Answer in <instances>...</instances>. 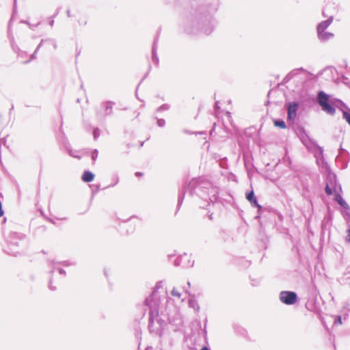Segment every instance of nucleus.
Listing matches in <instances>:
<instances>
[{
  "mask_svg": "<svg viewBox=\"0 0 350 350\" xmlns=\"http://www.w3.org/2000/svg\"><path fill=\"white\" fill-rule=\"evenodd\" d=\"M213 29V25L211 17L198 18L188 21L185 26V30L189 34L196 33L200 30L208 35L212 32Z\"/></svg>",
  "mask_w": 350,
  "mask_h": 350,
  "instance_id": "nucleus-3",
  "label": "nucleus"
},
{
  "mask_svg": "<svg viewBox=\"0 0 350 350\" xmlns=\"http://www.w3.org/2000/svg\"><path fill=\"white\" fill-rule=\"evenodd\" d=\"M200 350H208V349L206 347L202 348Z\"/></svg>",
  "mask_w": 350,
  "mask_h": 350,
  "instance_id": "nucleus-44",
  "label": "nucleus"
},
{
  "mask_svg": "<svg viewBox=\"0 0 350 350\" xmlns=\"http://www.w3.org/2000/svg\"><path fill=\"white\" fill-rule=\"evenodd\" d=\"M185 193H188L191 196L196 194L207 202L208 205L210 202L214 203L217 202L219 189L213 185L211 183L204 179H193L188 183L185 191L183 193L179 194L178 206H180L183 202Z\"/></svg>",
  "mask_w": 350,
  "mask_h": 350,
  "instance_id": "nucleus-2",
  "label": "nucleus"
},
{
  "mask_svg": "<svg viewBox=\"0 0 350 350\" xmlns=\"http://www.w3.org/2000/svg\"><path fill=\"white\" fill-rule=\"evenodd\" d=\"M152 61H153V62H154L156 64H158V62H159V58L156 54L154 45L152 47Z\"/></svg>",
  "mask_w": 350,
  "mask_h": 350,
  "instance_id": "nucleus-22",
  "label": "nucleus"
},
{
  "mask_svg": "<svg viewBox=\"0 0 350 350\" xmlns=\"http://www.w3.org/2000/svg\"><path fill=\"white\" fill-rule=\"evenodd\" d=\"M93 135L94 139H97L100 136V130L98 128L94 129Z\"/></svg>",
  "mask_w": 350,
  "mask_h": 350,
  "instance_id": "nucleus-25",
  "label": "nucleus"
},
{
  "mask_svg": "<svg viewBox=\"0 0 350 350\" xmlns=\"http://www.w3.org/2000/svg\"><path fill=\"white\" fill-rule=\"evenodd\" d=\"M118 178H116V181H115V183H114L111 186H114V185H116V184H118ZM110 186H111V185H109V187H110Z\"/></svg>",
  "mask_w": 350,
  "mask_h": 350,
  "instance_id": "nucleus-41",
  "label": "nucleus"
},
{
  "mask_svg": "<svg viewBox=\"0 0 350 350\" xmlns=\"http://www.w3.org/2000/svg\"><path fill=\"white\" fill-rule=\"evenodd\" d=\"M333 19V16H329L327 20L319 23L317 27V31H325L332 24Z\"/></svg>",
  "mask_w": 350,
  "mask_h": 350,
  "instance_id": "nucleus-10",
  "label": "nucleus"
},
{
  "mask_svg": "<svg viewBox=\"0 0 350 350\" xmlns=\"http://www.w3.org/2000/svg\"><path fill=\"white\" fill-rule=\"evenodd\" d=\"M325 191L326 194L328 195V196H330V195L332 194V189L329 186L328 183L326 184V186L325 187Z\"/></svg>",
  "mask_w": 350,
  "mask_h": 350,
  "instance_id": "nucleus-26",
  "label": "nucleus"
},
{
  "mask_svg": "<svg viewBox=\"0 0 350 350\" xmlns=\"http://www.w3.org/2000/svg\"><path fill=\"white\" fill-rule=\"evenodd\" d=\"M57 14H58L57 12V13H55V14L53 16V17H55V16L57 15Z\"/></svg>",
  "mask_w": 350,
  "mask_h": 350,
  "instance_id": "nucleus-47",
  "label": "nucleus"
},
{
  "mask_svg": "<svg viewBox=\"0 0 350 350\" xmlns=\"http://www.w3.org/2000/svg\"><path fill=\"white\" fill-rule=\"evenodd\" d=\"M274 125L277 127H280L281 129H285L286 128V123L284 121L282 120H274Z\"/></svg>",
  "mask_w": 350,
  "mask_h": 350,
  "instance_id": "nucleus-16",
  "label": "nucleus"
},
{
  "mask_svg": "<svg viewBox=\"0 0 350 350\" xmlns=\"http://www.w3.org/2000/svg\"><path fill=\"white\" fill-rule=\"evenodd\" d=\"M255 198H256L254 196V193L253 191H250V192L246 193V199L249 202H252V200H254Z\"/></svg>",
  "mask_w": 350,
  "mask_h": 350,
  "instance_id": "nucleus-19",
  "label": "nucleus"
},
{
  "mask_svg": "<svg viewBox=\"0 0 350 350\" xmlns=\"http://www.w3.org/2000/svg\"><path fill=\"white\" fill-rule=\"evenodd\" d=\"M54 271H55V269H54V268H53L52 270L50 271V273H53L54 272Z\"/></svg>",
  "mask_w": 350,
  "mask_h": 350,
  "instance_id": "nucleus-45",
  "label": "nucleus"
},
{
  "mask_svg": "<svg viewBox=\"0 0 350 350\" xmlns=\"http://www.w3.org/2000/svg\"><path fill=\"white\" fill-rule=\"evenodd\" d=\"M94 175L92 172L90 171H85L84 172L83 176H82V180L85 183H90L94 180Z\"/></svg>",
  "mask_w": 350,
  "mask_h": 350,
  "instance_id": "nucleus-13",
  "label": "nucleus"
},
{
  "mask_svg": "<svg viewBox=\"0 0 350 350\" xmlns=\"http://www.w3.org/2000/svg\"><path fill=\"white\" fill-rule=\"evenodd\" d=\"M343 118L350 125V113L347 111H343Z\"/></svg>",
  "mask_w": 350,
  "mask_h": 350,
  "instance_id": "nucleus-24",
  "label": "nucleus"
},
{
  "mask_svg": "<svg viewBox=\"0 0 350 350\" xmlns=\"http://www.w3.org/2000/svg\"><path fill=\"white\" fill-rule=\"evenodd\" d=\"M145 350H152V347H146V349Z\"/></svg>",
  "mask_w": 350,
  "mask_h": 350,
  "instance_id": "nucleus-43",
  "label": "nucleus"
},
{
  "mask_svg": "<svg viewBox=\"0 0 350 350\" xmlns=\"http://www.w3.org/2000/svg\"><path fill=\"white\" fill-rule=\"evenodd\" d=\"M318 38L322 42H326L334 38V33L326 31H317Z\"/></svg>",
  "mask_w": 350,
  "mask_h": 350,
  "instance_id": "nucleus-12",
  "label": "nucleus"
},
{
  "mask_svg": "<svg viewBox=\"0 0 350 350\" xmlns=\"http://www.w3.org/2000/svg\"><path fill=\"white\" fill-rule=\"evenodd\" d=\"M346 241L348 243L350 242V228L347 231Z\"/></svg>",
  "mask_w": 350,
  "mask_h": 350,
  "instance_id": "nucleus-31",
  "label": "nucleus"
},
{
  "mask_svg": "<svg viewBox=\"0 0 350 350\" xmlns=\"http://www.w3.org/2000/svg\"><path fill=\"white\" fill-rule=\"evenodd\" d=\"M161 284H162V282H158V283L157 284V285H156L155 288H159L161 286Z\"/></svg>",
  "mask_w": 350,
  "mask_h": 350,
  "instance_id": "nucleus-37",
  "label": "nucleus"
},
{
  "mask_svg": "<svg viewBox=\"0 0 350 350\" xmlns=\"http://www.w3.org/2000/svg\"><path fill=\"white\" fill-rule=\"evenodd\" d=\"M299 104L297 102H292L288 104L287 118L289 120H294L297 116V111Z\"/></svg>",
  "mask_w": 350,
  "mask_h": 350,
  "instance_id": "nucleus-8",
  "label": "nucleus"
},
{
  "mask_svg": "<svg viewBox=\"0 0 350 350\" xmlns=\"http://www.w3.org/2000/svg\"><path fill=\"white\" fill-rule=\"evenodd\" d=\"M215 107H218V106H217V103H215Z\"/></svg>",
  "mask_w": 350,
  "mask_h": 350,
  "instance_id": "nucleus-48",
  "label": "nucleus"
},
{
  "mask_svg": "<svg viewBox=\"0 0 350 350\" xmlns=\"http://www.w3.org/2000/svg\"><path fill=\"white\" fill-rule=\"evenodd\" d=\"M135 176L137 177H139V176H142V173L137 172L135 173Z\"/></svg>",
  "mask_w": 350,
  "mask_h": 350,
  "instance_id": "nucleus-38",
  "label": "nucleus"
},
{
  "mask_svg": "<svg viewBox=\"0 0 350 350\" xmlns=\"http://www.w3.org/2000/svg\"><path fill=\"white\" fill-rule=\"evenodd\" d=\"M62 264H63L64 266H69V265H72V263H69V262H67V261L62 262Z\"/></svg>",
  "mask_w": 350,
  "mask_h": 350,
  "instance_id": "nucleus-34",
  "label": "nucleus"
},
{
  "mask_svg": "<svg viewBox=\"0 0 350 350\" xmlns=\"http://www.w3.org/2000/svg\"><path fill=\"white\" fill-rule=\"evenodd\" d=\"M44 42V40H42L40 43L38 44V46H37L36 49L35 50L34 53L31 55V59L27 62H25V63H28L29 62L31 59H34L36 58V54L37 53V52L38 51V50L40 49V48L41 47L42 43Z\"/></svg>",
  "mask_w": 350,
  "mask_h": 350,
  "instance_id": "nucleus-17",
  "label": "nucleus"
},
{
  "mask_svg": "<svg viewBox=\"0 0 350 350\" xmlns=\"http://www.w3.org/2000/svg\"><path fill=\"white\" fill-rule=\"evenodd\" d=\"M115 103L112 101H106L102 103V109L97 111V116L99 118H105L106 116L111 115L113 112V107Z\"/></svg>",
  "mask_w": 350,
  "mask_h": 350,
  "instance_id": "nucleus-5",
  "label": "nucleus"
},
{
  "mask_svg": "<svg viewBox=\"0 0 350 350\" xmlns=\"http://www.w3.org/2000/svg\"><path fill=\"white\" fill-rule=\"evenodd\" d=\"M23 236L21 234L16 232H12L10 234V246H15L18 245V240H22Z\"/></svg>",
  "mask_w": 350,
  "mask_h": 350,
  "instance_id": "nucleus-11",
  "label": "nucleus"
},
{
  "mask_svg": "<svg viewBox=\"0 0 350 350\" xmlns=\"http://www.w3.org/2000/svg\"><path fill=\"white\" fill-rule=\"evenodd\" d=\"M49 288L51 290H53V291L55 289V288L52 286L51 281H50V282H49Z\"/></svg>",
  "mask_w": 350,
  "mask_h": 350,
  "instance_id": "nucleus-36",
  "label": "nucleus"
},
{
  "mask_svg": "<svg viewBox=\"0 0 350 350\" xmlns=\"http://www.w3.org/2000/svg\"><path fill=\"white\" fill-rule=\"evenodd\" d=\"M280 300L286 305H293L297 301V295L293 291H284L280 293Z\"/></svg>",
  "mask_w": 350,
  "mask_h": 350,
  "instance_id": "nucleus-4",
  "label": "nucleus"
},
{
  "mask_svg": "<svg viewBox=\"0 0 350 350\" xmlns=\"http://www.w3.org/2000/svg\"><path fill=\"white\" fill-rule=\"evenodd\" d=\"M98 152L96 149L94 150L92 152V159L93 161H95L98 157Z\"/></svg>",
  "mask_w": 350,
  "mask_h": 350,
  "instance_id": "nucleus-27",
  "label": "nucleus"
},
{
  "mask_svg": "<svg viewBox=\"0 0 350 350\" xmlns=\"http://www.w3.org/2000/svg\"><path fill=\"white\" fill-rule=\"evenodd\" d=\"M49 25H50V26H51V27H52V26H53V25H54V21H53V20L50 21H49Z\"/></svg>",
  "mask_w": 350,
  "mask_h": 350,
  "instance_id": "nucleus-39",
  "label": "nucleus"
},
{
  "mask_svg": "<svg viewBox=\"0 0 350 350\" xmlns=\"http://www.w3.org/2000/svg\"><path fill=\"white\" fill-rule=\"evenodd\" d=\"M8 252L10 254L13 255V256H16V254H18V252L12 250V248H10L9 251H8Z\"/></svg>",
  "mask_w": 350,
  "mask_h": 350,
  "instance_id": "nucleus-32",
  "label": "nucleus"
},
{
  "mask_svg": "<svg viewBox=\"0 0 350 350\" xmlns=\"http://www.w3.org/2000/svg\"><path fill=\"white\" fill-rule=\"evenodd\" d=\"M51 263H52L53 265H55V264H57V263H59V262H55L54 260H53V261L51 262Z\"/></svg>",
  "mask_w": 350,
  "mask_h": 350,
  "instance_id": "nucleus-42",
  "label": "nucleus"
},
{
  "mask_svg": "<svg viewBox=\"0 0 350 350\" xmlns=\"http://www.w3.org/2000/svg\"><path fill=\"white\" fill-rule=\"evenodd\" d=\"M190 285H191V284H190V282H187V287H186V286H184V287H183V290H184V291L185 292V293H187V294H189V291H188V288L190 287Z\"/></svg>",
  "mask_w": 350,
  "mask_h": 350,
  "instance_id": "nucleus-29",
  "label": "nucleus"
},
{
  "mask_svg": "<svg viewBox=\"0 0 350 350\" xmlns=\"http://www.w3.org/2000/svg\"><path fill=\"white\" fill-rule=\"evenodd\" d=\"M250 202L252 206L258 208V212L260 213L262 206L258 203L257 199L255 198L254 200Z\"/></svg>",
  "mask_w": 350,
  "mask_h": 350,
  "instance_id": "nucleus-20",
  "label": "nucleus"
},
{
  "mask_svg": "<svg viewBox=\"0 0 350 350\" xmlns=\"http://www.w3.org/2000/svg\"><path fill=\"white\" fill-rule=\"evenodd\" d=\"M155 119L157 120V125L159 127H163L165 124V121L164 119H159L157 117H155Z\"/></svg>",
  "mask_w": 350,
  "mask_h": 350,
  "instance_id": "nucleus-23",
  "label": "nucleus"
},
{
  "mask_svg": "<svg viewBox=\"0 0 350 350\" xmlns=\"http://www.w3.org/2000/svg\"><path fill=\"white\" fill-rule=\"evenodd\" d=\"M189 258V256H188L187 254H184L176 259L174 264L176 266L181 265L184 267H191L193 265V261L191 263Z\"/></svg>",
  "mask_w": 350,
  "mask_h": 350,
  "instance_id": "nucleus-9",
  "label": "nucleus"
},
{
  "mask_svg": "<svg viewBox=\"0 0 350 350\" xmlns=\"http://www.w3.org/2000/svg\"><path fill=\"white\" fill-rule=\"evenodd\" d=\"M68 154H69L70 156H72V157H77V158H78V159H80V157H79V156H77V155L75 154V152H73V151H72V150H70V149H69V150H68Z\"/></svg>",
  "mask_w": 350,
  "mask_h": 350,
  "instance_id": "nucleus-30",
  "label": "nucleus"
},
{
  "mask_svg": "<svg viewBox=\"0 0 350 350\" xmlns=\"http://www.w3.org/2000/svg\"><path fill=\"white\" fill-rule=\"evenodd\" d=\"M145 304L149 308L148 329L151 333L161 336L167 325L166 321H168L170 324L176 325L174 332H178L179 337L180 336L181 333L179 330L183 325V320L179 313L173 306H166L163 310V306H160L161 301L156 289L146 298Z\"/></svg>",
  "mask_w": 350,
  "mask_h": 350,
  "instance_id": "nucleus-1",
  "label": "nucleus"
},
{
  "mask_svg": "<svg viewBox=\"0 0 350 350\" xmlns=\"http://www.w3.org/2000/svg\"><path fill=\"white\" fill-rule=\"evenodd\" d=\"M336 201L342 207L347 208L348 204L345 201V200L342 198L340 194H337L335 198Z\"/></svg>",
  "mask_w": 350,
  "mask_h": 350,
  "instance_id": "nucleus-15",
  "label": "nucleus"
},
{
  "mask_svg": "<svg viewBox=\"0 0 350 350\" xmlns=\"http://www.w3.org/2000/svg\"><path fill=\"white\" fill-rule=\"evenodd\" d=\"M337 103H340V104L344 105V103L341 100L335 99L334 100H332V102L329 103L328 104H326L325 105L321 107V108L326 113L331 116H334L336 113L335 107L337 106Z\"/></svg>",
  "mask_w": 350,
  "mask_h": 350,
  "instance_id": "nucleus-7",
  "label": "nucleus"
},
{
  "mask_svg": "<svg viewBox=\"0 0 350 350\" xmlns=\"http://www.w3.org/2000/svg\"><path fill=\"white\" fill-rule=\"evenodd\" d=\"M209 218L212 219V214L209 215Z\"/></svg>",
  "mask_w": 350,
  "mask_h": 350,
  "instance_id": "nucleus-49",
  "label": "nucleus"
},
{
  "mask_svg": "<svg viewBox=\"0 0 350 350\" xmlns=\"http://www.w3.org/2000/svg\"><path fill=\"white\" fill-rule=\"evenodd\" d=\"M334 100L323 91H319L317 94V101L321 107Z\"/></svg>",
  "mask_w": 350,
  "mask_h": 350,
  "instance_id": "nucleus-6",
  "label": "nucleus"
},
{
  "mask_svg": "<svg viewBox=\"0 0 350 350\" xmlns=\"http://www.w3.org/2000/svg\"><path fill=\"white\" fill-rule=\"evenodd\" d=\"M337 321H338V322L340 324L342 323V322H341V317H340V316H338V317H337Z\"/></svg>",
  "mask_w": 350,
  "mask_h": 350,
  "instance_id": "nucleus-40",
  "label": "nucleus"
},
{
  "mask_svg": "<svg viewBox=\"0 0 350 350\" xmlns=\"http://www.w3.org/2000/svg\"><path fill=\"white\" fill-rule=\"evenodd\" d=\"M170 106L168 104H163L159 107H158L156 110V113L167 111L170 109Z\"/></svg>",
  "mask_w": 350,
  "mask_h": 350,
  "instance_id": "nucleus-18",
  "label": "nucleus"
},
{
  "mask_svg": "<svg viewBox=\"0 0 350 350\" xmlns=\"http://www.w3.org/2000/svg\"><path fill=\"white\" fill-rule=\"evenodd\" d=\"M171 295L173 297H177L178 299L181 298V293L178 291L175 288H174L171 291Z\"/></svg>",
  "mask_w": 350,
  "mask_h": 350,
  "instance_id": "nucleus-21",
  "label": "nucleus"
},
{
  "mask_svg": "<svg viewBox=\"0 0 350 350\" xmlns=\"http://www.w3.org/2000/svg\"><path fill=\"white\" fill-rule=\"evenodd\" d=\"M189 306L190 308H192L195 311H198L199 309H200V306L198 305V303L196 301V299L194 298L193 296H192L189 299Z\"/></svg>",
  "mask_w": 350,
  "mask_h": 350,
  "instance_id": "nucleus-14",
  "label": "nucleus"
},
{
  "mask_svg": "<svg viewBox=\"0 0 350 350\" xmlns=\"http://www.w3.org/2000/svg\"><path fill=\"white\" fill-rule=\"evenodd\" d=\"M58 271H59V273L60 274H65L66 273L64 269H61V268L58 269Z\"/></svg>",
  "mask_w": 350,
  "mask_h": 350,
  "instance_id": "nucleus-33",
  "label": "nucleus"
},
{
  "mask_svg": "<svg viewBox=\"0 0 350 350\" xmlns=\"http://www.w3.org/2000/svg\"><path fill=\"white\" fill-rule=\"evenodd\" d=\"M66 14H67V16H68V17H72V14H71V12H70V10H68L66 11Z\"/></svg>",
  "mask_w": 350,
  "mask_h": 350,
  "instance_id": "nucleus-35",
  "label": "nucleus"
},
{
  "mask_svg": "<svg viewBox=\"0 0 350 350\" xmlns=\"http://www.w3.org/2000/svg\"><path fill=\"white\" fill-rule=\"evenodd\" d=\"M343 284L349 287H350V276H347L343 279Z\"/></svg>",
  "mask_w": 350,
  "mask_h": 350,
  "instance_id": "nucleus-28",
  "label": "nucleus"
},
{
  "mask_svg": "<svg viewBox=\"0 0 350 350\" xmlns=\"http://www.w3.org/2000/svg\"><path fill=\"white\" fill-rule=\"evenodd\" d=\"M323 16H325V17H326V16H327V15L325 14V12H323Z\"/></svg>",
  "mask_w": 350,
  "mask_h": 350,
  "instance_id": "nucleus-46",
  "label": "nucleus"
}]
</instances>
